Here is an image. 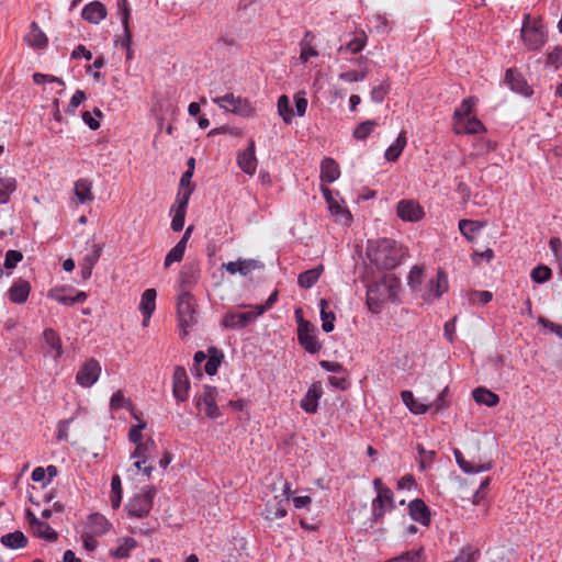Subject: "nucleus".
I'll return each mask as SVG.
<instances>
[{
  "instance_id": "obj_24",
  "label": "nucleus",
  "mask_w": 562,
  "mask_h": 562,
  "mask_svg": "<svg viewBox=\"0 0 562 562\" xmlns=\"http://www.w3.org/2000/svg\"><path fill=\"white\" fill-rule=\"evenodd\" d=\"M453 456L458 467L467 474L487 472L493 468L492 461H486L477 465L467 461L459 449H453Z\"/></svg>"
},
{
  "instance_id": "obj_44",
  "label": "nucleus",
  "mask_w": 562,
  "mask_h": 562,
  "mask_svg": "<svg viewBox=\"0 0 562 562\" xmlns=\"http://www.w3.org/2000/svg\"><path fill=\"white\" fill-rule=\"evenodd\" d=\"M424 280V270L419 266H413L408 277L407 284L413 292H422V283Z\"/></svg>"
},
{
  "instance_id": "obj_49",
  "label": "nucleus",
  "mask_w": 562,
  "mask_h": 562,
  "mask_svg": "<svg viewBox=\"0 0 562 562\" xmlns=\"http://www.w3.org/2000/svg\"><path fill=\"white\" fill-rule=\"evenodd\" d=\"M378 126V122L375 120H368L362 123H360L355 130H353V137L359 140H364Z\"/></svg>"
},
{
  "instance_id": "obj_64",
  "label": "nucleus",
  "mask_w": 562,
  "mask_h": 562,
  "mask_svg": "<svg viewBox=\"0 0 562 562\" xmlns=\"http://www.w3.org/2000/svg\"><path fill=\"white\" fill-rule=\"evenodd\" d=\"M370 22L379 33L389 32V21L384 15H373Z\"/></svg>"
},
{
  "instance_id": "obj_16",
  "label": "nucleus",
  "mask_w": 562,
  "mask_h": 562,
  "mask_svg": "<svg viewBox=\"0 0 562 562\" xmlns=\"http://www.w3.org/2000/svg\"><path fill=\"white\" fill-rule=\"evenodd\" d=\"M255 151V140L249 139L247 148L238 153L237 155L238 167L249 176H254L257 170L258 160Z\"/></svg>"
},
{
  "instance_id": "obj_9",
  "label": "nucleus",
  "mask_w": 562,
  "mask_h": 562,
  "mask_svg": "<svg viewBox=\"0 0 562 562\" xmlns=\"http://www.w3.org/2000/svg\"><path fill=\"white\" fill-rule=\"evenodd\" d=\"M317 328L314 324L308 321L300 322V328H297V340L299 344L308 353H317L322 349V344L317 339Z\"/></svg>"
},
{
  "instance_id": "obj_61",
  "label": "nucleus",
  "mask_w": 562,
  "mask_h": 562,
  "mask_svg": "<svg viewBox=\"0 0 562 562\" xmlns=\"http://www.w3.org/2000/svg\"><path fill=\"white\" fill-rule=\"evenodd\" d=\"M86 100V93L82 90H77L68 104L67 112L74 114L76 109Z\"/></svg>"
},
{
  "instance_id": "obj_19",
  "label": "nucleus",
  "mask_w": 562,
  "mask_h": 562,
  "mask_svg": "<svg viewBox=\"0 0 562 562\" xmlns=\"http://www.w3.org/2000/svg\"><path fill=\"white\" fill-rule=\"evenodd\" d=\"M323 395V387L319 382L313 383L307 392L305 393L304 397L301 400L300 406L301 408L308 413V414H315L318 409V401Z\"/></svg>"
},
{
  "instance_id": "obj_17",
  "label": "nucleus",
  "mask_w": 562,
  "mask_h": 562,
  "mask_svg": "<svg viewBox=\"0 0 562 562\" xmlns=\"http://www.w3.org/2000/svg\"><path fill=\"white\" fill-rule=\"evenodd\" d=\"M505 82L508 85L512 91L524 97H530L533 93L531 87L527 83L524 76L515 68H509L506 70Z\"/></svg>"
},
{
  "instance_id": "obj_60",
  "label": "nucleus",
  "mask_w": 562,
  "mask_h": 562,
  "mask_svg": "<svg viewBox=\"0 0 562 562\" xmlns=\"http://www.w3.org/2000/svg\"><path fill=\"white\" fill-rule=\"evenodd\" d=\"M547 64L553 66L555 69L562 66V47L557 46L548 54Z\"/></svg>"
},
{
  "instance_id": "obj_27",
  "label": "nucleus",
  "mask_w": 562,
  "mask_h": 562,
  "mask_svg": "<svg viewBox=\"0 0 562 562\" xmlns=\"http://www.w3.org/2000/svg\"><path fill=\"white\" fill-rule=\"evenodd\" d=\"M485 131L484 124L475 116L454 123L456 134H479Z\"/></svg>"
},
{
  "instance_id": "obj_18",
  "label": "nucleus",
  "mask_w": 562,
  "mask_h": 562,
  "mask_svg": "<svg viewBox=\"0 0 562 562\" xmlns=\"http://www.w3.org/2000/svg\"><path fill=\"white\" fill-rule=\"evenodd\" d=\"M117 9L121 13L123 36L120 41H116V43H119L122 48H125L126 50L131 52L132 34L128 25L131 9L127 0H117Z\"/></svg>"
},
{
  "instance_id": "obj_2",
  "label": "nucleus",
  "mask_w": 562,
  "mask_h": 562,
  "mask_svg": "<svg viewBox=\"0 0 562 562\" xmlns=\"http://www.w3.org/2000/svg\"><path fill=\"white\" fill-rule=\"evenodd\" d=\"M400 279L387 274L379 281L367 285V305L370 312L376 314L387 301H396L400 290Z\"/></svg>"
},
{
  "instance_id": "obj_31",
  "label": "nucleus",
  "mask_w": 562,
  "mask_h": 562,
  "mask_svg": "<svg viewBox=\"0 0 562 562\" xmlns=\"http://www.w3.org/2000/svg\"><path fill=\"white\" fill-rule=\"evenodd\" d=\"M401 398L405 406L415 415H422L428 412L430 404L422 403L415 400L413 392L405 390L401 393Z\"/></svg>"
},
{
  "instance_id": "obj_34",
  "label": "nucleus",
  "mask_w": 562,
  "mask_h": 562,
  "mask_svg": "<svg viewBox=\"0 0 562 562\" xmlns=\"http://www.w3.org/2000/svg\"><path fill=\"white\" fill-rule=\"evenodd\" d=\"M473 398L477 404L485 405L487 407H494L498 404L499 397L494 392L483 387L479 386L476 387L473 393Z\"/></svg>"
},
{
  "instance_id": "obj_58",
  "label": "nucleus",
  "mask_w": 562,
  "mask_h": 562,
  "mask_svg": "<svg viewBox=\"0 0 562 562\" xmlns=\"http://www.w3.org/2000/svg\"><path fill=\"white\" fill-rule=\"evenodd\" d=\"M23 255L19 250H8L4 257V268L13 269L21 260Z\"/></svg>"
},
{
  "instance_id": "obj_41",
  "label": "nucleus",
  "mask_w": 562,
  "mask_h": 562,
  "mask_svg": "<svg viewBox=\"0 0 562 562\" xmlns=\"http://www.w3.org/2000/svg\"><path fill=\"white\" fill-rule=\"evenodd\" d=\"M16 190V180L13 177H0V204H7L11 194Z\"/></svg>"
},
{
  "instance_id": "obj_57",
  "label": "nucleus",
  "mask_w": 562,
  "mask_h": 562,
  "mask_svg": "<svg viewBox=\"0 0 562 562\" xmlns=\"http://www.w3.org/2000/svg\"><path fill=\"white\" fill-rule=\"evenodd\" d=\"M368 76V70H348L339 75V79L345 82L362 81Z\"/></svg>"
},
{
  "instance_id": "obj_29",
  "label": "nucleus",
  "mask_w": 562,
  "mask_h": 562,
  "mask_svg": "<svg viewBox=\"0 0 562 562\" xmlns=\"http://www.w3.org/2000/svg\"><path fill=\"white\" fill-rule=\"evenodd\" d=\"M340 176L338 164L329 157L322 160L321 164V180L323 182L333 183Z\"/></svg>"
},
{
  "instance_id": "obj_12",
  "label": "nucleus",
  "mask_w": 562,
  "mask_h": 562,
  "mask_svg": "<svg viewBox=\"0 0 562 562\" xmlns=\"http://www.w3.org/2000/svg\"><path fill=\"white\" fill-rule=\"evenodd\" d=\"M189 200L190 191H182L181 194H177L175 204L171 207V212H173L171 229L173 232H180L183 229Z\"/></svg>"
},
{
  "instance_id": "obj_43",
  "label": "nucleus",
  "mask_w": 562,
  "mask_h": 562,
  "mask_svg": "<svg viewBox=\"0 0 562 562\" xmlns=\"http://www.w3.org/2000/svg\"><path fill=\"white\" fill-rule=\"evenodd\" d=\"M321 305V319H322V329L325 333H331L335 328V319L336 316L333 312H327V301L325 299H322L319 302Z\"/></svg>"
},
{
  "instance_id": "obj_47",
  "label": "nucleus",
  "mask_w": 562,
  "mask_h": 562,
  "mask_svg": "<svg viewBox=\"0 0 562 562\" xmlns=\"http://www.w3.org/2000/svg\"><path fill=\"white\" fill-rule=\"evenodd\" d=\"M475 101V98H468L461 102V104L454 110L453 113L454 123H458L461 120L470 117Z\"/></svg>"
},
{
  "instance_id": "obj_28",
  "label": "nucleus",
  "mask_w": 562,
  "mask_h": 562,
  "mask_svg": "<svg viewBox=\"0 0 562 562\" xmlns=\"http://www.w3.org/2000/svg\"><path fill=\"white\" fill-rule=\"evenodd\" d=\"M26 43L33 48L43 49L47 46L48 40L36 22H32L30 31L25 36Z\"/></svg>"
},
{
  "instance_id": "obj_51",
  "label": "nucleus",
  "mask_w": 562,
  "mask_h": 562,
  "mask_svg": "<svg viewBox=\"0 0 562 562\" xmlns=\"http://www.w3.org/2000/svg\"><path fill=\"white\" fill-rule=\"evenodd\" d=\"M186 248L187 247L182 246V244L177 243L165 257V268H168L173 262H180L184 256Z\"/></svg>"
},
{
  "instance_id": "obj_62",
  "label": "nucleus",
  "mask_w": 562,
  "mask_h": 562,
  "mask_svg": "<svg viewBox=\"0 0 562 562\" xmlns=\"http://www.w3.org/2000/svg\"><path fill=\"white\" fill-rule=\"evenodd\" d=\"M126 404L131 405L130 402L126 401L123 393L121 391L115 392L110 400V407L112 411H119L126 406Z\"/></svg>"
},
{
  "instance_id": "obj_14",
  "label": "nucleus",
  "mask_w": 562,
  "mask_h": 562,
  "mask_svg": "<svg viewBox=\"0 0 562 562\" xmlns=\"http://www.w3.org/2000/svg\"><path fill=\"white\" fill-rule=\"evenodd\" d=\"M448 290V278L442 270H438L435 279H430L427 288L422 293V297L426 302H432L441 297V295Z\"/></svg>"
},
{
  "instance_id": "obj_53",
  "label": "nucleus",
  "mask_w": 562,
  "mask_h": 562,
  "mask_svg": "<svg viewBox=\"0 0 562 562\" xmlns=\"http://www.w3.org/2000/svg\"><path fill=\"white\" fill-rule=\"evenodd\" d=\"M102 254V246L93 244L91 249L82 257L80 263L93 268L99 261Z\"/></svg>"
},
{
  "instance_id": "obj_8",
  "label": "nucleus",
  "mask_w": 562,
  "mask_h": 562,
  "mask_svg": "<svg viewBox=\"0 0 562 562\" xmlns=\"http://www.w3.org/2000/svg\"><path fill=\"white\" fill-rule=\"evenodd\" d=\"M394 494L392 490H382L371 503V526L382 521L386 513L395 509Z\"/></svg>"
},
{
  "instance_id": "obj_40",
  "label": "nucleus",
  "mask_w": 562,
  "mask_h": 562,
  "mask_svg": "<svg viewBox=\"0 0 562 562\" xmlns=\"http://www.w3.org/2000/svg\"><path fill=\"white\" fill-rule=\"evenodd\" d=\"M324 268L322 265L299 274L297 284L303 289L312 288L319 279Z\"/></svg>"
},
{
  "instance_id": "obj_55",
  "label": "nucleus",
  "mask_w": 562,
  "mask_h": 562,
  "mask_svg": "<svg viewBox=\"0 0 562 562\" xmlns=\"http://www.w3.org/2000/svg\"><path fill=\"white\" fill-rule=\"evenodd\" d=\"M33 532L47 541H55L58 538V533L46 522L42 521L38 526L33 530Z\"/></svg>"
},
{
  "instance_id": "obj_5",
  "label": "nucleus",
  "mask_w": 562,
  "mask_h": 562,
  "mask_svg": "<svg viewBox=\"0 0 562 562\" xmlns=\"http://www.w3.org/2000/svg\"><path fill=\"white\" fill-rule=\"evenodd\" d=\"M177 314L182 336H187L189 328L196 324L194 297L189 291L181 292L178 295Z\"/></svg>"
},
{
  "instance_id": "obj_37",
  "label": "nucleus",
  "mask_w": 562,
  "mask_h": 562,
  "mask_svg": "<svg viewBox=\"0 0 562 562\" xmlns=\"http://www.w3.org/2000/svg\"><path fill=\"white\" fill-rule=\"evenodd\" d=\"M254 260H238V261H228L223 263V268L231 274L239 273L244 277L249 274L255 269Z\"/></svg>"
},
{
  "instance_id": "obj_35",
  "label": "nucleus",
  "mask_w": 562,
  "mask_h": 562,
  "mask_svg": "<svg viewBox=\"0 0 562 562\" xmlns=\"http://www.w3.org/2000/svg\"><path fill=\"white\" fill-rule=\"evenodd\" d=\"M119 546L110 551L111 557L115 559H126L130 557L131 551L136 548L137 542L132 537H124L117 540Z\"/></svg>"
},
{
  "instance_id": "obj_25",
  "label": "nucleus",
  "mask_w": 562,
  "mask_h": 562,
  "mask_svg": "<svg viewBox=\"0 0 562 562\" xmlns=\"http://www.w3.org/2000/svg\"><path fill=\"white\" fill-rule=\"evenodd\" d=\"M323 195L328 204V209L338 221L348 222L351 220V215L348 210L342 207L339 202L333 196V191L327 187H322Z\"/></svg>"
},
{
  "instance_id": "obj_48",
  "label": "nucleus",
  "mask_w": 562,
  "mask_h": 562,
  "mask_svg": "<svg viewBox=\"0 0 562 562\" xmlns=\"http://www.w3.org/2000/svg\"><path fill=\"white\" fill-rule=\"evenodd\" d=\"M286 514L288 512L284 507V502L281 499L276 502L274 504H268L266 506L265 517L269 520L283 518L286 516Z\"/></svg>"
},
{
  "instance_id": "obj_15",
  "label": "nucleus",
  "mask_w": 562,
  "mask_h": 562,
  "mask_svg": "<svg viewBox=\"0 0 562 562\" xmlns=\"http://www.w3.org/2000/svg\"><path fill=\"white\" fill-rule=\"evenodd\" d=\"M396 214L404 222H418L425 215L423 207L413 200H401L397 203Z\"/></svg>"
},
{
  "instance_id": "obj_50",
  "label": "nucleus",
  "mask_w": 562,
  "mask_h": 562,
  "mask_svg": "<svg viewBox=\"0 0 562 562\" xmlns=\"http://www.w3.org/2000/svg\"><path fill=\"white\" fill-rule=\"evenodd\" d=\"M530 278L535 283L542 284L552 278V271L549 267L539 265L532 269Z\"/></svg>"
},
{
  "instance_id": "obj_39",
  "label": "nucleus",
  "mask_w": 562,
  "mask_h": 562,
  "mask_svg": "<svg viewBox=\"0 0 562 562\" xmlns=\"http://www.w3.org/2000/svg\"><path fill=\"white\" fill-rule=\"evenodd\" d=\"M407 144L406 133L401 132L395 142L389 146L384 153V157L389 161H395L401 156Z\"/></svg>"
},
{
  "instance_id": "obj_7",
  "label": "nucleus",
  "mask_w": 562,
  "mask_h": 562,
  "mask_svg": "<svg viewBox=\"0 0 562 562\" xmlns=\"http://www.w3.org/2000/svg\"><path fill=\"white\" fill-rule=\"evenodd\" d=\"M218 391L216 386L204 385L203 393L194 397V403L200 412H204L205 417L216 419L221 416L216 404Z\"/></svg>"
},
{
  "instance_id": "obj_46",
  "label": "nucleus",
  "mask_w": 562,
  "mask_h": 562,
  "mask_svg": "<svg viewBox=\"0 0 562 562\" xmlns=\"http://www.w3.org/2000/svg\"><path fill=\"white\" fill-rule=\"evenodd\" d=\"M210 352L211 355L206 359L204 371L207 375H214L218 370V367L223 359V353L220 352L216 348H211Z\"/></svg>"
},
{
  "instance_id": "obj_42",
  "label": "nucleus",
  "mask_w": 562,
  "mask_h": 562,
  "mask_svg": "<svg viewBox=\"0 0 562 562\" xmlns=\"http://www.w3.org/2000/svg\"><path fill=\"white\" fill-rule=\"evenodd\" d=\"M366 42H367V36L362 32V33L356 35L353 38H351L346 44L340 45V47L338 48V52L340 54H342V53L357 54L363 49V47L366 46Z\"/></svg>"
},
{
  "instance_id": "obj_3",
  "label": "nucleus",
  "mask_w": 562,
  "mask_h": 562,
  "mask_svg": "<svg viewBox=\"0 0 562 562\" xmlns=\"http://www.w3.org/2000/svg\"><path fill=\"white\" fill-rule=\"evenodd\" d=\"M156 493L155 486H145L139 493L131 497L125 506L128 516L135 518L146 517L153 508Z\"/></svg>"
},
{
  "instance_id": "obj_32",
  "label": "nucleus",
  "mask_w": 562,
  "mask_h": 562,
  "mask_svg": "<svg viewBox=\"0 0 562 562\" xmlns=\"http://www.w3.org/2000/svg\"><path fill=\"white\" fill-rule=\"evenodd\" d=\"M111 522L101 514H91L88 518V527L94 536H102L111 528Z\"/></svg>"
},
{
  "instance_id": "obj_54",
  "label": "nucleus",
  "mask_w": 562,
  "mask_h": 562,
  "mask_svg": "<svg viewBox=\"0 0 562 562\" xmlns=\"http://www.w3.org/2000/svg\"><path fill=\"white\" fill-rule=\"evenodd\" d=\"M386 562H423V548L406 551L398 557L387 560Z\"/></svg>"
},
{
  "instance_id": "obj_56",
  "label": "nucleus",
  "mask_w": 562,
  "mask_h": 562,
  "mask_svg": "<svg viewBox=\"0 0 562 562\" xmlns=\"http://www.w3.org/2000/svg\"><path fill=\"white\" fill-rule=\"evenodd\" d=\"M390 92V82L383 81L379 86L372 88L370 95L375 103H382L386 94Z\"/></svg>"
},
{
  "instance_id": "obj_38",
  "label": "nucleus",
  "mask_w": 562,
  "mask_h": 562,
  "mask_svg": "<svg viewBox=\"0 0 562 562\" xmlns=\"http://www.w3.org/2000/svg\"><path fill=\"white\" fill-rule=\"evenodd\" d=\"M483 228V223L473 220H460L459 231L469 241L475 239L479 232Z\"/></svg>"
},
{
  "instance_id": "obj_10",
  "label": "nucleus",
  "mask_w": 562,
  "mask_h": 562,
  "mask_svg": "<svg viewBox=\"0 0 562 562\" xmlns=\"http://www.w3.org/2000/svg\"><path fill=\"white\" fill-rule=\"evenodd\" d=\"M101 373V366L95 359L87 360L76 374V382L82 387H91Z\"/></svg>"
},
{
  "instance_id": "obj_52",
  "label": "nucleus",
  "mask_w": 562,
  "mask_h": 562,
  "mask_svg": "<svg viewBox=\"0 0 562 562\" xmlns=\"http://www.w3.org/2000/svg\"><path fill=\"white\" fill-rule=\"evenodd\" d=\"M278 112L282 116L284 123L290 124L293 119L290 100L286 95H281L278 100Z\"/></svg>"
},
{
  "instance_id": "obj_20",
  "label": "nucleus",
  "mask_w": 562,
  "mask_h": 562,
  "mask_svg": "<svg viewBox=\"0 0 562 562\" xmlns=\"http://www.w3.org/2000/svg\"><path fill=\"white\" fill-rule=\"evenodd\" d=\"M200 278V267L196 262L186 263L179 273V283L181 292L189 291L194 286Z\"/></svg>"
},
{
  "instance_id": "obj_11",
  "label": "nucleus",
  "mask_w": 562,
  "mask_h": 562,
  "mask_svg": "<svg viewBox=\"0 0 562 562\" xmlns=\"http://www.w3.org/2000/svg\"><path fill=\"white\" fill-rule=\"evenodd\" d=\"M190 380L183 367H176L172 375V394L177 402H186L189 397Z\"/></svg>"
},
{
  "instance_id": "obj_59",
  "label": "nucleus",
  "mask_w": 562,
  "mask_h": 562,
  "mask_svg": "<svg viewBox=\"0 0 562 562\" xmlns=\"http://www.w3.org/2000/svg\"><path fill=\"white\" fill-rule=\"evenodd\" d=\"M193 176L192 169L184 171L180 178V187L177 194H181L182 191H190V195L193 192L194 187L191 184V178Z\"/></svg>"
},
{
  "instance_id": "obj_45",
  "label": "nucleus",
  "mask_w": 562,
  "mask_h": 562,
  "mask_svg": "<svg viewBox=\"0 0 562 562\" xmlns=\"http://www.w3.org/2000/svg\"><path fill=\"white\" fill-rule=\"evenodd\" d=\"M156 448V442L153 438H148L145 442L136 443L135 450L132 452V459H143L147 461L151 449Z\"/></svg>"
},
{
  "instance_id": "obj_36",
  "label": "nucleus",
  "mask_w": 562,
  "mask_h": 562,
  "mask_svg": "<svg viewBox=\"0 0 562 562\" xmlns=\"http://www.w3.org/2000/svg\"><path fill=\"white\" fill-rule=\"evenodd\" d=\"M91 189L92 183L88 179H79L75 182L74 190L79 203L86 204L93 201Z\"/></svg>"
},
{
  "instance_id": "obj_23",
  "label": "nucleus",
  "mask_w": 562,
  "mask_h": 562,
  "mask_svg": "<svg viewBox=\"0 0 562 562\" xmlns=\"http://www.w3.org/2000/svg\"><path fill=\"white\" fill-rule=\"evenodd\" d=\"M409 516L414 521L423 526L430 524V510L425 502L420 498H415L408 504Z\"/></svg>"
},
{
  "instance_id": "obj_13",
  "label": "nucleus",
  "mask_w": 562,
  "mask_h": 562,
  "mask_svg": "<svg viewBox=\"0 0 562 562\" xmlns=\"http://www.w3.org/2000/svg\"><path fill=\"white\" fill-rule=\"evenodd\" d=\"M258 317L256 311L228 312L224 314L221 324L225 328L239 329L247 327Z\"/></svg>"
},
{
  "instance_id": "obj_33",
  "label": "nucleus",
  "mask_w": 562,
  "mask_h": 562,
  "mask_svg": "<svg viewBox=\"0 0 562 562\" xmlns=\"http://www.w3.org/2000/svg\"><path fill=\"white\" fill-rule=\"evenodd\" d=\"M157 292L155 289H147L143 292L139 303V311L143 316L150 318L156 308Z\"/></svg>"
},
{
  "instance_id": "obj_6",
  "label": "nucleus",
  "mask_w": 562,
  "mask_h": 562,
  "mask_svg": "<svg viewBox=\"0 0 562 562\" xmlns=\"http://www.w3.org/2000/svg\"><path fill=\"white\" fill-rule=\"evenodd\" d=\"M213 102L217 104L220 109L243 117H250L255 114V109L250 102L247 99L234 95V93L216 97L213 99Z\"/></svg>"
},
{
  "instance_id": "obj_26",
  "label": "nucleus",
  "mask_w": 562,
  "mask_h": 562,
  "mask_svg": "<svg viewBox=\"0 0 562 562\" xmlns=\"http://www.w3.org/2000/svg\"><path fill=\"white\" fill-rule=\"evenodd\" d=\"M81 16L89 23L98 24L106 16V9L103 3L92 1L83 7Z\"/></svg>"
},
{
  "instance_id": "obj_1",
  "label": "nucleus",
  "mask_w": 562,
  "mask_h": 562,
  "mask_svg": "<svg viewBox=\"0 0 562 562\" xmlns=\"http://www.w3.org/2000/svg\"><path fill=\"white\" fill-rule=\"evenodd\" d=\"M367 258L379 270H392L403 257V248L393 239H370L367 244Z\"/></svg>"
},
{
  "instance_id": "obj_21",
  "label": "nucleus",
  "mask_w": 562,
  "mask_h": 562,
  "mask_svg": "<svg viewBox=\"0 0 562 562\" xmlns=\"http://www.w3.org/2000/svg\"><path fill=\"white\" fill-rule=\"evenodd\" d=\"M43 339L47 348L46 353L54 360L59 359L63 356L64 350L58 333L53 328H46L43 333Z\"/></svg>"
},
{
  "instance_id": "obj_30",
  "label": "nucleus",
  "mask_w": 562,
  "mask_h": 562,
  "mask_svg": "<svg viewBox=\"0 0 562 562\" xmlns=\"http://www.w3.org/2000/svg\"><path fill=\"white\" fill-rule=\"evenodd\" d=\"M0 542L8 549L18 550L27 546V538L22 531L15 530L13 532L3 535L0 538Z\"/></svg>"
},
{
  "instance_id": "obj_22",
  "label": "nucleus",
  "mask_w": 562,
  "mask_h": 562,
  "mask_svg": "<svg viewBox=\"0 0 562 562\" xmlns=\"http://www.w3.org/2000/svg\"><path fill=\"white\" fill-rule=\"evenodd\" d=\"M31 292L30 282L23 279H18L8 290V297L14 304H23L27 301Z\"/></svg>"
},
{
  "instance_id": "obj_4",
  "label": "nucleus",
  "mask_w": 562,
  "mask_h": 562,
  "mask_svg": "<svg viewBox=\"0 0 562 562\" xmlns=\"http://www.w3.org/2000/svg\"><path fill=\"white\" fill-rule=\"evenodd\" d=\"M521 37L529 50L541 48L547 41L542 23L539 20L531 21L530 14L524 15Z\"/></svg>"
},
{
  "instance_id": "obj_63",
  "label": "nucleus",
  "mask_w": 562,
  "mask_h": 562,
  "mask_svg": "<svg viewBox=\"0 0 562 562\" xmlns=\"http://www.w3.org/2000/svg\"><path fill=\"white\" fill-rule=\"evenodd\" d=\"M479 555L480 553L477 550L467 548L461 551V553L456 558L454 562H475Z\"/></svg>"
}]
</instances>
